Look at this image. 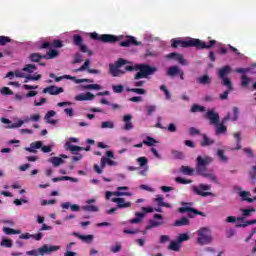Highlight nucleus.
<instances>
[{
    "label": "nucleus",
    "instance_id": "obj_1",
    "mask_svg": "<svg viewBox=\"0 0 256 256\" xmlns=\"http://www.w3.org/2000/svg\"><path fill=\"white\" fill-rule=\"evenodd\" d=\"M126 71L133 72L139 71L134 75V87H143L145 85V80L139 79H147L149 75H154L157 73V67H152L149 64H134V65H127Z\"/></svg>",
    "mask_w": 256,
    "mask_h": 256
},
{
    "label": "nucleus",
    "instance_id": "obj_2",
    "mask_svg": "<svg viewBox=\"0 0 256 256\" xmlns=\"http://www.w3.org/2000/svg\"><path fill=\"white\" fill-rule=\"evenodd\" d=\"M59 47H63V42L61 40H52L50 42H43L40 46V49H49L46 55H44V59H55L57 55H59V52L57 50H54Z\"/></svg>",
    "mask_w": 256,
    "mask_h": 256
},
{
    "label": "nucleus",
    "instance_id": "obj_3",
    "mask_svg": "<svg viewBox=\"0 0 256 256\" xmlns=\"http://www.w3.org/2000/svg\"><path fill=\"white\" fill-rule=\"evenodd\" d=\"M213 163V158L207 155H199L196 158V172L198 175H205L207 167Z\"/></svg>",
    "mask_w": 256,
    "mask_h": 256
},
{
    "label": "nucleus",
    "instance_id": "obj_4",
    "mask_svg": "<svg viewBox=\"0 0 256 256\" xmlns=\"http://www.w3.org/2000/svg\"><path fill=\"white\" fill-rule=\"evenodd\" d=\"M133 65V62H128L127 60L123 59V58H119L118 61L116 62V64H110L109 65V71L110 74L112 75V77H121V75H125L127 68H125L124 70H121V67H123V65Z\"/></svg>",
    "mask_w": 256,
    "mask_h": 256
},
{
    "label": "nucleus",
    "instance_id": "obj_5",
    "mask_svg": "<svg viewBox=\"0 0 256 256\" xmlns=\"http://www.w3.org/2000/svg\"><path fill=\"white\" fill-rule=\"evenodd\" d=\"M90 37L96 41H102V43H117V41L123 39V36H115L112 34L99 35L97 32L90 33Z\"/></svg>",
    "mask_w": 256,
    "mask_h": 256
},
{
    "label": "nucleus",
    "instance_id": "obj_6",
    "mask_svg": "<svg viewBox=\"0 0 256 256\" xmlns=\"http://www.w3.org/2000/svg\"><path fill=\"white\" fill-rule=\"evenodd\" d=\"M59 249H60L59 246H49L47 244H44L42 247L38 248L37 250L27 251L26 255H29V256L49 255V253L59 251Z\"/></svg>",
    "mask_w": 256,
    "mask_h": 256
},
{
    "label": "nucleus",
    "instance_id": "obj_7",
    "mask_svg": "<svg viewBox=\"0 0 256 256\" xmlns=\"http://www.w3.org/2000/svg\"><path fill=\"white\" fill-rule=\"evenodd\" d=\"M232 68L229 65H226L224 67H222L219 71H218V77L220 79H222V84L224 85V87H227V89H229V91H233V84L231 83V79H229V77H227V75H229V73H231Z\"/></svg>",
    "mask_w": 256,
    "mask_h": 256
},
{
    "label": "nucleus",
    "instance_id": "obj_8",
    "mask_svg": "<svg viewBox=\"0 0 256 256\" xmlns=\"http://www.w3.org/2000/svg\"><path fill=\"white\" fill-rule=\"evenodd\" d=\"M197 242L199 245H209L213 242V236H211V230L209 228H200L197 231Z\"/></svg>",
    "mask_w": 256,
    "mask_h": 256
},
{
    "label": "nucleus",
    "instance_id": "obj_9",
    "mask_svg": "<svg viewBox=\"0 0 256 256\" xmlns=\"http://www.w3.org/2000/svg\"><path fill=\"white\" fill-rule=\"evenodd\" d=\"M107 165L109 167H117L119 163L117 161L111 160V158L103 156L100 160V166L97 164L94 165V171L98 173V175H101V173H103V169H105Z\"/></svg>",
    "mask_w": 256,
    "mask_h": 256
},
{
    "label": "nucleus",
    "instance_id": "obj_10",
    "mask_svg": "<svg viewBox=\"0 0 256 256\" xmlns=\"http://www.w3.org/2000/svg\"><path fill=\"white\" fill-rule=\"evenodd\" d=\"M37 149H41L43 153H51L52 148L51 146H43L42 141H35L30 144V147H26L25 151H28V153H37Z\"/></svg>",
    "mask_w": 256,
    "mask_h": 256
},
{
    "label": "nucleus",
    "instance_id": "obj_11",
    "mask_svg": "<svg viewBox=\"0 0 256 256\" xmlns=\"http://www.w3.org/2000/svg\"><path fill=\"white\" fill-rule=\"evenodd\" d=\"M191 203H183V206L178 209L179 213H188V217L190 219H193L195 215H201L202 217H205V214L203 212H199L197 209L191 207Z\"/></svg>",
    "mask_w": 256,
    "mask_h": 256
},
{
    "label": "nucleus",
    "instance_id": "obj_12",
    "mask_svg": "<svg viewBox=\"0 0 256 256\" xmlns=\"http://www.w3.org/2000/svg\"><path fill=\"white\" fill-rule=\"evenodd\" d=\"M193 193L195 195H200L201 197H211L213 193L211 192H203V191H211V185L209 184H200L199 186L192 187Z\"/></svg>",
    "mask_w": 256,
    "mask_h": 256
},
{
    "label": "nucleus",
    "instance_id": "obj_13",
    "mask_svg": "<svg viewBox=\"0 0 256 256\" xmlns=\"http://www.w3.org/2000/svg\"><path fill=\"white\" fill-rule=\"evenodd\" d=\"M73 143H79V138H69L66 142V151H70L72 155L85 151V148L73 145Z\"/></svg>",
    "mask_w": 256,
    "mask_h": 256
},
{
    "label": "nucleus",
    "instance_id": "obj_14",
    "mask_svg": "<svg viewBox=\"0 0 256 256\" xmlns=\"http://www.w3.org/2000/svg\"><path fill=\"white\" fill-rule=\"evenodd\" d=\"M171 43V47H173V49H177V47L179 46H182L183 48L195 47V43H197V41L195 40V38H190L186 41L180 39H172Z\"/></svg>",
    "mask_w": 256,
    "mask_h": 256
},
{
    "label": "nucleus",
    "instance_id": "obj_15",
    "mask_svg": "<svg viewBox=\"0 0 256 256\" xmlns=\"http://www.w3.org/2000/svg\"><path fill=\"white\" fill-rule=\"evenodd\" d=\"M154 219H157V220H149V224L146 226V231L165 225V221L163 220V215L154 214Z\"/></svg>",
    "mask_w": 256,
    "mask_h": 256
},
{
    "label": "nucleus",
    "instance_id": "obj_16",
    "mask_svg": "<svg viewBox=\"0 0 256 256\" xmlns=\"http://www.w3.org/2000/svg\"><path fill=\"white\" fill-rule=\"evenodd\" d=\"M137 163H139L140 171L138 172V175H141L142 177H146L147 173L149 172V160H147L146 157H139L136 159Z\"/></svg>",
    "mask_w": 256,
    "mask_h": 256
},
{
    "label": "nucleus",
    "instance_id": "obj_17",
    "mask_svg": "<svg viewBox=\"0 0 256 256\" xmlns=\"http://www.w3.org/2000/svg\"><path fill=\"white\" fill-rule=\"evenodd\" d=\"M194 47H196V49H211L212 47H215V45H217V41L215 40H210L207 44V42H203L199 39H195L194 38Z\"/></svg>",
    "mask_w": 256,
    "mask_h": 256
},
{
    "label": "nucleus",
    "instance_id": "obj_18",
    "mask_svg": "<svg viewBox=\"0 0 256 256\" xmlns=\"http://www.w3.org/2000/svg\"><path fill=\"white\" fill-rule=\"evenodd\" d=\"M166 59H174L175 61H178L180 65H189V62L183 57V54L172 52L166 55Z\"/></svg>",
    "mask_w": 256,
    "mask_h": 256
},
{
    "label": "nucleus",
    "instance_id": "obj_19",
    "mask_svg": "<svg viewBox=\"0 0 256 256\" xmlns=\"http://www.w3.org/2000/svg\"><path fill=\"white\" fill-rule=\"evenodd\" d=\"M15 77H20L22 79H26L24 81V83H27V81H39V79H41V74L33 76L31 74L25 75V73H23L21 71H16L15 72Z\"/></svg>",
    "mask_w": 256,
    "mask_h": 256
},
{
    "label": "nucleus",
    "instance_id": "obj_20",
    "mask_svg": "<svg viewBox=\"0 0 256 256\" xmlns=\"http://www.w3.org/2000/svg\"><path fill=\"white\" fill-rule=\"evenodd\" d=\"M129 191V187L127 186H120L117 188V191L114 192L115 197H133V193L125 192Z\"/></svg>",
    "mask_w": 256,
    "mask_h": 256
},
{
    "label": "nucleus",
    "instance_id": "obj_21",
    "mask_svg": "<svg viewBox=\"0 0 256 256\" xmlns=\"http://www.w3.org/2000/svg\"><path fill=\"white\" fill-rule=\"evenodd\" d=\"M112 203H116L118 209H128V207H131V202H127L125 198L121 197L112 198Z\"/></svg>",
    "mask_w": 256,
    "mask_h": 256
},
{
    "label": "nucleus",
    "instance_id": "obj_22",
    "mask_svg": "<svg viewBox=\"0 0 256 256\" xmlns=\"http://www.w3.org/2000/svg\"><path fill=\"white\" fill-rule=\"evenodd\" d=\"M205 117L210 120V125H217L219 123V113L215 112V110L208 111Z\"/></svg>",
    "mask_w": 256,
    "mask_h": 256
},
{
    "label": "nucleus",
    "instance_id": "obj_23",
    "mask_svg": "<svg viewBox=\"0 0 256 256\" xmlns=\"http://www.w3.org/2000/svg\"><path fill=\"white\" fill-rule=\"evenodd\" d=\"M232 111H233V114L228 113L223 118V123H227V121H237V119H239V108L233 107Z\"/></svg>",
    "mask_w": 256,
    "mask_h": 256
},
{
    "label": "nucleus",
    "instance_id": "obj_24",
    "mask_svg": "<svg viewBox=\"0 0 256 256\" xmlns=\"http://www.w3.org/2000/svg\"><path fill=\"white\" fill-rule=\"evenodd\" d=\"M131 45H141V43L137 42L133 36H128L126 40L120 42V47H131Z\"/></svg>",
    "mask_w": 256,
    "mask_h": 256
},
{
    "label": "nucleus",
    "instance_id": "obj_25",
    "mask_svg": "<svg viewBox=\"0 0 256 256\" xmlns=\"http://www.w3.org/2000/svg\"><path fill=\"white\" fill-rule=\"evenodd\" d=\"M239 191V197H241L242 201H247L248 203H253L256 201V196L254 198L251 197V192L242 191L241 188H238Z\"/></svg>",
    "mask_w": 256,
    "mask_h": 256
},
{
    "label": "nucleus",
    "instance_id": "obj_26",
    "mask_svg": "<svg viewBox=\"0 0 256 256\" xmlns=\"http://www.w3.org/2000/svg\"><path fill=\"white\" fill-rule=\"evenodd\" d=\"M95 96L91 92L81 93L75 97L76 101H93Z\"/></svg>",
    "mask_w": 256,
    "mask_h": 256
},
{
    "label": "nucleus",
    "instance_id": "obj_27",
    "mask_svg": "<svg viewBox=\"0 0 256 256\" xmlns=\"http://www.w3.org/2000/svg\"><path fill=\"white\" fill-rule=\"evenodd\" d=\"M131 119H133V116H131V114H127L123 117V121L125 123L123 127L124 131H131V129H134L135 126H133Z\"/></svg>",
    "mask_w": 256,
    "mask_h": 256
},
{
    "label": "nucleus",
    "instance_id": "obj_28",
    "mask_svg": "<svg viewBox=\"0 0 256 256\" xmlns=\"http://www.w3.org/2000/svg\"><path fill=\"white\" fill-rule=\"evenodd\" d=\"M74 237H77L82 241L83 243H93V239H95V236L89 234V235H81L77 232L73 233Z\"/></svg>",
    "mask_w": 256,
    "mask_h": 256
},
{
    "label": "nucleus",
    "instance_id": "obj_29",
    "mask_svg": "<svg viewBox=\"0 0 256 256\" xmlns=\"http://www.w3.org/2000/svg\"><path fill=\"white\" fill-rule=\"evenodd\" d=\"M43 93H49V95H59V93H63V88H57L56 86H48L43 89Z\"/></svg>",
    "mask_w": 256,
    "mask_h": 256
},
{
    "label": "nucleus",
    "instance_id": "obj_30",
    "mask_svg": "<svg viewBox=\"0 0 256 256\" xmlns=\"http://www.w3.org/2000/svg\"><path fill=\"white\" fill-rule=\"evenodd\" d=\"M60 157H51L48 161L49 163H52L54 167H59V165H62L63 159H65V154H61Z\"/></svg>",
    "mask_w": 256,
    "mask_h": 256
},
{
    "label": "nucleus",
    "instance_id": "obj_31",
    "mask_svg": "<svg viewBox=\"0 0 256 256\" xmlns=\"http://www.w3.org/2000/svg\"><path fill=\"white\" fill-rule=\"evenodd\" d=\"M191 221L187 217H182L174 222V227H186L190 225Z\"/></svg>",
    "mask_w": 256,
    "mask_h": 256
},
{
    "label": "nucleus",
    "instance_id": "obj_32",
    "mask_svg": "<svg viewBox=\"0 0 256 256\" xmlns=\"http://www.w3.org/2000/svg\"><path fill=\"white\" fill-rule=\"evenodd\" d=\"M203 141L200 143L201 147H209L211 145H215V140L212 138H209L207 134H203Z\"/></svg>",
    "mask_w": 256,
    "mask_h": 256
},
{
    "label": "nucleus",
    "instance_id": "obj_33",
    "mask_svg": "<svg viewBox=\"0 0 256 256\" xmlns=\"http://www.w3.org/2000/svg\"><path fill=\"white\" fill-rule=\"evenodd\" d=\"M144 217H145L144 213L136 212L135 213V218L130 219L129 223H131L133 225H138L139 223H141V221H143Z\"/></svg>",
    "mask_w": 256,
    "mask_h": 256
},
{
    "label": "nucleus",
    "instance_id": "obj_34",
    "mask_svg": "<svg viewBox=\"0 0 256 256\" xmlns=\"http://www.w3.org/2000/svg\"><path fill=\"white\" fill-rule=\"evenodd\" d=\"M155 202L157 203L158 207H167L168 209H171V204L165 203V198H163L162 195H157L155 198Z\"/></svg>",
    "mask_w": 256,
    "mask_h": 256
},
{
    "label": "nucleus",
    "instance_id": "obj_35",
    "mask_svg": "<svg viewBox=\"0 0 256 256\" xmlns=\"http://www.w3.org/2000/svg\"><path fill=\"white\" fill-rule=\"evenodd\" d=\"M226 122L217 123L216 124V135H224V133H227V126H225Z\"/></svg>",
    "mask_w": 256,
    "mask_h": 256
},
{
    "label": "nucleus",
    "instance_id": "obj_36",
    "mask_svg": "<svg viewBox=\"0 0 256 256\" xmlns=\"http://www.w3.org/2000/svg\"><path fill=\"white\" fill-rule=\"evenodd\" d=\"M56 112L53 110H50L46 113V115L44 116V119L46 121V123H49L50 125H55L57 123L56 120H49L51 119V117H55Z\"/></svg>",
    "mask_w": 256,
    "mask_h": 256
},
{
    "label": "nucleus",
    "instance_id": "obj_37",
    "mask_svg": "<svg viewBox=\"0 0 256 256\" xmlns=\"http://www.w3.org/2000/svg\"><path fill=\"white\" fill-rule=\"evenodd\" d=\"M196 82L199 83V85H210L211 77H209V75H203L197 78Z\"/></svg>",
    "mask_w": 256,
    "mask_h": 256
},
{
    "label": "nucleus",
    "instance_id": "obj_38",
    "mask_svg": "<svg viewBox=\"0 0 256 256\" xmlns=\"http://www.w3.org/2000/svg\"><path fill=\"white\" fill-rule=\"evenodd\" d=\"M29 59L32 63H39L41 59H45V55H41L39 53H31Z\"/></svg>",
    "mask_w": 256,
    "mask_h": 256
},
{
    "label": "nucleus",
    "instance_id": "obj_39",
    "mask_svg": "<svg viewBox=\"0 0 256 256\" xmlns=\"http://www.w3.org/2000/svg\"><path fill=\"white\" fill-rule=\"evenodd\" d=\"M169 251H176L179 252L181 251V243L179 241H171L169 246H168Z\"/></svg>",
    "mask_w": 256,
    "mask_h": 256
},
{
    "label": "nucleus",
    "instance_id": "obj_40",
    "mask_svg": "<svg viewBox=\"0 0 256 256\" xmlns=\"http://www.w3.org/2000/svg\"><path fill=\"white\" fill-rule=\"evenodd\" d=\"M82 211H86L88 213H97V211H99V207L96 205L87 204L82 206Z\"/></svg>",
    "mask_w": 256,
    "mask_h": 256
},
{
    "label": "nucleus",
    "instance_id": "obj_41",
    "mask_svg": "<svg viewBox=\"0 0 256 256\" xmlns=\"http://www.w3.org/2000/svg\"><path fill=\"white\" fill-rule=\"evenodd\" d=\"M65 79H70L71 81H74V83H76L77 85H79V83H93V80L91 79H76L75 77L69 75H65Z\"/></svg>",
    "mask_w": 256,
    "mask_h": 256
},
{
    "label": "nucleus",
    "instance_id": "obj_42",
    "mask_svg": "<svg viewBox=\"0 0 256 256\" xmlns=\"http://www.w3.org/2000/svg\"><path fill=\"white\" fill-rule=\"evenodd\" d=\"M251 83H253V80L251 78L247 77L246 75L241 76V87L247 89L249 85H251Z\"/></svg>",
    "mask_w": 256,
    "mask_h": 256
},
{
    "label": "nucleus",
    "instance_id": "obj_43",
    "mask_svg": "<svg viewBox=\"0 0 256 256\" xmlns=\"http://www.w3.org/2000/svg\"><path fill=\"white\" fill-rule=\"evenodd\" d=\"M181 69L178 68V66H171L167 72H166V75H168V77H175V75H178L179 74V71Z\"/></svg>",
    "mask_w": 256,
    "mask_h": 256
},
{
    "label": "nucleus",
    "instance_id": "obj_44",
    "mask_svg": "<svg viewBox=\"0 0 256 256\" xmlns=\"http://www.w3.org/2000/svg\"><path fill=\"white\" fill-rule=\"evenodd\" d=\"M126 91L129 93H136L137 95H146L147 91L143 88H127Z\"/></svg>",
    "mask_w": 256,
    "mask_h": 256
},
{
    "label": "nucleus",
    "instance_id": "obj_45",
    "mask_svg": "<svg viewBox=\"0 0 256 256\" xmlns=\"http://www.w3.org/2000/svg\"><path fill=\"white\" fill-rule=\"evenodd\" d=\"M2 231L5 235H19L21 233V230H15L9 227H4Z\"/></svg>",
    "mask_w": 256,
    "mask_h": 256
},
{
    "label": "nucleus",
    "instance_id": "obj_46",
    "mask_svg": "<svg viewBox=\"0 0 256 256\" xmlns=\"http://www.w3.org/2000/svg\"><path fill=\"white\" fill-rule=\"evenodd\" d=\"M234 137L236 139V147L231 148L232 151H239L241 149V133H234Z\"/></svg>",
    "mask_w": 256,
    "mask_h": 256
},
{
    "label": "nucleus",
    "instance_id": "obj_47",
    "mask_svg": "<svg viewBox=\"0 0 256 256\" xmlns=\"http://www.w3.org/2000/svg\"><path fill=\"white\" fill-rule=\"evenodd\" d=\"M180 171L183 175H193V173H195V169L189 166H181Z\"/></svg>",
    "mask_w": 256,
    "mask_h": 256
},
{
    "label": "nucleus",
    "instance_id": "obj_48",
    "mask_svg": "<svg viewBox=\"0 0 256 256\" xmlns=\"http://www.w3.org/2000/svg\"><path fill=\"white\" fill-rule=\"evenodd\" d=\"M155 143H159V142L151 136H147L146 140H143V144L147 145V147H153V145H155Z\"/></svg>",
    "mask_w": 256,
    "mask_h": 256
},
{
    "label": "nucleus",
    "instance_id": "obj_49",
    "mask_svg": "<svg viewBox=\"0 0 256 256\" xmlns=\"http://www.w3.org/2000/svg\"><path fill=\"white\" fill-rule=\"evenodd\" d=\"M191 113H203L205 112V106H201L199 104H194L192 107H191Z\"/></svg>",
    "mask_w": 256,
    "mask_h": 256
},
{
    "label": "nucleus",
    "instance_id": "obj_50",
    "mask_svg": "<svg viewBox=\"0 0 256 256\" xmlns=\"http://www.w3.org/2000/svg\"><path fill=\"white\" fill-rule=\"evenodd\" d=\"M101 129H115V122H113V121H103L101 123Z\"/></svg>",
    "mask_w": 256,
    "mask_h": 256
},
{
    "label": "nucleus",
    "instance_id": "obj_51",
    "mask_svg": "<svg viewBox=\"0 0 256 256\" xmlns=\"http://www.w3.org/2000/svg\"><path fill=\"white\" fill-rule=\"evenodd\" d=\"M217 156L222 163H227V161H229V158L225 156V152L221 149L217 150Z\"/></svg>",
    "mask_w": 256,
    "mask_h": 256
},
{
    "label": "nucleus",
    "instance_id": "obj_52",
    "mask_svg": "<svg viewBox=\"0 0 256 256\" xmlns=\"http://www.w3.org/2000/svg\"><path fill=\"white\" fill-rule=\"evenodd\" d=\"M22 71H25L26 73H34V71H37V66L35 64H28Z\"/></svg>",
    "mask_w": 256,
    "mask_h": 256
},
{
    "label": "nucleus",
    "instance_id": "obj_53",
    "mask_svg": "<svg viewBox=\"0 0 256 256\" xmlns=\"http://www.w3.org/2000/svg\"><path fill=\"white\" fill-rule=\"evenodd\" d=\"M73 245H75V242H71L70 244L67 245V251L65 253V256H77V252L71 251V247H73Z\"/></svg>",
    "mask_w": 256,
    "mask_h": 256
},
{
    "label": "nucleus",
    "instance_id": "obj_54",
    "mask_svg": "<svg viewBox=\"0 0 256 256\" xmlns=\"http://www.w3.org/2000/svg\"><path fill=\"white\" fill-rule=\"evenodd\" d=\"M202 177L210 179V181H212L213 183H219V180H217V176H215V174L204 172V174H202Z\"/></svg>",
    "mask_w": 256,
    "mask_h": 256
},
{
    "label": "nucleus",
    "instance_id": "obj_55",
    "mask_svg": "<svg viewBox=\"0 0 256 256\" xmlns=\"http://www.w3.org/2000/svg\"><path fill=\"white\" fill-rule=\"evenodd\" d=\"M160 91H163L167 101L171 100V92H169V90L167 89V86L161 85Z\"/></svg>",
    "mask_w": 256,
    "mask_h": 256
},
{
    "label": "nucleus",
    "instance_id": "obj_56",
    "mask_svg": "<svg viewBox=\"0 0 256 256\" xmlns=\"http://www.w3.org/2000/svg\"><path fill=\"white\" fill-rule=\"evenodd\" d=\"M0 245L1 247L11 248L13 247V240L5 238L1 241Z\"/></svg>",
    "mask_w": 256,
    "mask_h": 256
},
{
    "label": "nucleus",
    "instance_id": "obj_57",
    "mask_svg": "<svg viewBox=\"0 0 256 256\" xmlns=\"http://www.w3.org/2000/svg\"><path fill=\"white\" fill-rule=\"evenodd\" d=\"M83 89L100 91L101 85H99V84H89V85L83 86Z\"/></svg>",
    "mask_w": 256,
    "mask_h": 256
},
{
    "label": "nucleus",
    "instance_id": "obj_58",
    "mask_svg": "<svg viewBox=\"0 0 256 256\" xmlns=\"http://www.w3.org/2000/svg\"><path fill=\"white\" fill-rule=\"evenodd\" d=\"M172 156L175 159H184L185 158V154L178 150H172Z\"/></svg>",
    "mask_w": 256,
    "mask_h": 256
},
{
    "label": "nucleus",
    "instance_id": "obj_59",
    "mask_svg": "<svg viewBox=\"0 0 256 256\" xmlns=\"http://www.w3.org/2000/svg\"><path fill=\"white\" fill-rule=\"evenodd\" d=\"M73 39H74V45H76V47L83 45V38L80 35L75 34Z\"/></svg>",
    "mask_w": 256,
    "mask_h": 256
},
{
    "label": "nucleus",
    "instance_id": "obj_60",
    "mask_svg": "<svg viewBox=\"0 0 256 256\" xmlns=\"http://www.w3.org/2000/svg\"><path fill=\"white\" fill-rule=\"evenodd\" d=\"M124 90H125V86H123L121 84L112 86L113 93H123Z\"/></svg>",
    "mask_w": 256,
    "mask_h": 256
},
{
    "label": "nucleus",
    "instance_id": "obj_61",
    "mask_svg": "<svg viewBox=\"0 0 256 256\" xmlns=\"http://www.w3.org/2000/svg\"><path fill=\"white\" fill-rule=\"evenodd\" d=\"M7 43H11V38H9L8 36H0V46L5 47Z\"/></svg>",
    "mask_w": 256,
    "mask_h": 256
},
{
    "label": "nucleus",
    "instance_id": "obj_62",
    "mask_svg": "<svg viewBox=\"0 0 256 256\" xmlns=\"http://www.w3.org/2000/svg\"><path fill=\"white\" fill-rule=\"evenodd\" d=\"M177 241H178V243H183L184 241H189V234H187V233H182V234H180L179 236H178V238H177Z\"/></svg>",
    "mask_w": 256,
    "mask_h": 256
},
{
    "label": "nucleus",
    "instance_id": "obj_63",
    "mask_svg": "<svg viewBox=\"0 0 256 256\" xmlns=\"http://www.w3.org/2000/svg\"><path fill=\"white\" fill-rule=\"evenodd\" d=\"M255 208L254 207H252V208H250V209H243L242 210V215H243V217H251V213H255Z\"/></svg>",
    "mask_w": 256,
    "mask_h": 256
},
{
    "label": "nucleus",
    "instance_id": "obj_64",
    "mask_svg": "<svg viewBox=\"0 0 256 256\" xmlns=\"http://www.w3.org/2000/svg\"><path fill=\"white\" fill-rule=\"evenodd\" d=\"M159 51L155 50H147L145 53V57H158Z\"/></svg>",
    "mask_w": 256,
    "mask_h": 256
}]
</instances>
